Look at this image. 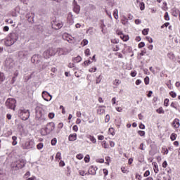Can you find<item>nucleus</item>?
I'll return each instance as SVG.
<instances>
[{
	"mask_svg": "<svg viewBox=\"0 0 180 180\" xmlns=\"http://www.w3.org/2000/svg\"><path fill=\"white\" fill-rule=\"evenodd\" d=\"M56 53H58V56H65L68 53L67 49L65 48H58L56 49Z\"/></svg>",
	"mask_w": 180,
	"mask_h": 180,
	"instance_id": "12",
	"label": "nucleus"
},
{
	"mask_svg": "<svg viewBox=\"0 0 180 180\" xmlns=\"http://www.w3.org/2000/svg\"><path fill=\"white\" fill-rule=\"evenodd\" d=\"M96 171H98V167L96 166H91L88 169V175H96Z\"/></svg>",
	"mask_w": 180,
	"mask_h": 180,
	"instance_id": "11",
	"label": "nucleus"
},
{
	"mask_svg": "<svg viewBox=\"0 0 180 180\" xmlns=\"http://www.w3.org/2000/svg\"><path fill=\"white\" fill-rule=\"evenodd\" d=\"M47 50L49 53V55H51V57H53L56 56V54H57V50L56 49V48H49Z\"/></svg>",
	"mask_w": 180,
	"mask_h": 180,
	"instance_id": "18",
	"label": "nucleus"
},
{
	"mask_svg": "<svg viewBox=\"0 0 180 180\" xmlns=\"http://www.w3.org/2000/svg\"><path fill=\"white\" fill-rule=\"evenodd\" d=\"M89 160H90L89 155H86L84 157V162H85L86 163H88V162H89Z\"/></svg>",
	"mask_w": 180,
	"mask_h": 180,
	"instance_id": "49",
	"label": "nucleus"
},
{
	"mask_svg": "<svg viewBox=\"0 0 180 180\" xmlns=\"http://www.w3.org/2000/svg\"><path fill=\"white\" fill-rule=\"evenodd\" d=\"M156 112L157 113H159V115H164V113H165V111H164L162 107H160L158 109H157Z\"/></svg>",
	"mask_w": 180,
	"mask_h": 180,
	"instance_id": "25",
	"label": "nucleus"
},
{
	"mask_svg": "<svg viewBox=\"0 0 180 180\" xmlns=\"http://www.w3.org/2000/svg\"><path fill=\"white\" fill-rule=\"evenodd\" d=\"M82 60V58H81V56H79L73 58V63H81Z\"/></svg>",
	"mask_w": 180,
	"mask_h": 180,
	"instance_id": "23",
	"label": "nucleus"
},
{
	"mask_svg": "<svg viewBox=\"0 0 180 180\" xmlns=\"http://www.w3.org/2000/svg\"><path fill=\"white\" fill-rule=\"evenodd\" d=\"M26 165V160L20 159L11 163V169L13 171H19L22 168H25Z\"/></svg>",
	"mask_w": 180,
	"mask_h": 180,
	"instance_id": "2",
	"label": "nucleus"
},
{
	"mask_svg": "<svg viewBox=\"0 0 180 180\" xmlns=\"http://www.w3.org/2000/svg\"><path fill=\"white\" fill-rule=\"evenodd\" d=\"M5 75L3 72H0V84L5 81Z\"/></svg>",
	"mask_w": 180,
	"mask_h": 180,
	"instance_id": "27",
	"label": "nucleus"
},
{
	"mask_svg": "<svg viewBox=\"0 0 180 180\" xmlns=\"http://www.w3.org/2000/svg\"><path fill=\"white\" fill-rule=\"evenodd\" d=\"M167 57H169L170 60H174V53H168Z\"/></svg>",
	"mask_w": 180,
	"mask_h": 180,
	"instance_id": "63",
	"label": "nucleus"
},
{
	"mask_svg": "<svg viewBox=\"0 0 180 180\" xmlns=\"http://www.w3.org/2000/svg\"><path fill=\"white\" fill-rule=\"evenodd\" d=\"M146 39L149 43H153V38L150 37H146Z\"/></svg>",
	"mask_w": 180,
	"mask_h": 180,
	"instance_id": "62",
	"label": "nucleus"
},
{
	"mask_svg": "<svg viewBox=\"0 0 180 180\" xmlns=\"http://www.w3.org/2000/svg\"><path fill=\"white\" fill-rule=\"evenodd\" d=\"M176 137H177V135L175 133H172L170 135V139L172 140V141H175V140H176Z\"/></svg>",
	"mask_w": 180,
	"mask_h": 180,
	"instance_id": "28",
	"label": "nucleus"
},
{
	"mask_svg": "<svg viewBox=\"0 0 180 180\" xmlns=\"http://www.w3.org/2000/svg\"><path fill=\"white\" fill-rule=\"evenodd\" d=\"M86 33H89V34H91V35L94 34V31H92V27H89V28L86 30Z\"/></svg>",
	"mask_w": 180,
	"mask_h": 180,
	"instance_id": "55",
	"label": "nucleus"
},
{
	"mask_svg": "<svg viewBox=\"0 0 180 180\" xmlns=\"http://www.w3.org/2000/svg\"><path fill=\"white\" fill-rule=\"evenodd\" d=\"M169 95L172 98H176V93L175 91H170Z\"/></svg>",
	"mask_w": 180,
	"mask_h": 180,
	"instance_id": "50",
	"label": "nucleus"
},
{
	"mask_svg": "<svg viewBox=\"0 0 180 180\" xmlns=\"http://www.w3.org/2000/svg\"><path fill=\"white\" fill-rule=\"evenodd\" d=\"M139 8H140L141 11H144V9H146V4H144V2L140 3Z\"/></svg>",
	"mask_w": 180,
	"mask_h": 180,
	"instance_id": "32",
	"label": "nucleus"
},
{
	"mask_svg": "<svg viewBox=\"0 0 180 180\" xmlns=\"http://www.w3.org/2000/svg\"><path fill=\"white\" fill-rule=\"evenodd\" d=\"M146 46V44L143 41H141L139 44L138 47L139 49H143Z\"/></svg>",
	"mask_w": 180,
	"mask_h": 180,
	"instance_id": "48",
	"label": "nucleus"
},
{
	"mask_svg": "<svg viewBox=\"0 0 180 180\" xmlns=\"http://www.w3.org/2000/svg\"><path fill=\"white\" fill-rule=\"evenodd\" d=\"M20 146L22 150H34L36 148V143H34V141L29 140V141H23L20 142Z\"/></svg>",
	"mask_w": 180,
	"mask_h": 180,
	"instance_id": "3",
	"label": "nucleus"
},
{
	"mask_svg": "<svg viewBox=\"0 0 180 180\" xmlns=\"http://www.w3.org/2000/svg\"><path fill=\"white\" fill-rule=\"evenodd\" d=\"M56 160H61V153L58 152L56 155Z\"/></svg>",
	"mask_w": 180,
	"mask_h": 180,
	"instance_id": "46",
	"label": "nucleus"
},
{
	"mask_svg": "<svg viewBox=\"0 0 180 180\" xmlns=\"http://www.w3.org/2000/svg\"><path fill=\"white\" fill-rule=\"evenodd\" d=\"M149 30H150L148 28L143 29L142 30V34H143V36H147V34H148Z\"/></svg>",
	"mask_w": 180,
	"mask_h": 180,
	"instance_id": "33",
	"label": "nucleus"
},
{
	"mask_svg": "<svg viewBox=\"0 0 180 180\" xmlns=\"http://www.w3.org/2000/svg\"><path fill=\"white\" fill-rule=\"evenodd\" d=\"M19 39V34L16 32H11L8 34L7 37L4 39V44L6 47H11V46H13V44L15 41H18Z\"/></svg>",
	"mask_w": 180,
	"mask_h": 180,
	"instance_id": "1",
	"label": "nucleus"
},
{
	"mask_svg": "<svg viewBox=\"0 0 180 180\" xmlns=\"http://www.w3.org/2000/svg\"><path fill=\"white\" fill-rule=\"evenodd\" d=\"M87 139H90L93 144L96 143V139H95V136L92 135H87Z\"/></svg>",
	"mask_w": 180,
	"mask_h": 180,
	"instance_id": "22",
	"label": "nucleus"
},
{
	"mask_svg": "<svg viewBox=\"0 0 180 180\" xmlns=\"http://www.w3.org/2000/svg\"><path fill=\"white\" fill-rule=\"evenodd\" d=\"M138 134H139V136H141V137H144V136H146V131H139Z\"/></svg>",
	"mask_w": 180,
	"mask_h": 180,
	"instance_id": "43",
	"label": "nucleus"
},
{
	"mask_svg": "<svg viewBox=\"0 0 180 180\" xmlns=\"http://www.w3.org/2000/svg\"><path fill=\"white\" fill-rule=\"evenodd\" d=\"M102 147H103V148H108V143H106V141H103L102 143H101Z\"/></svg>",
	"mask_w": 180,
	"mask_h": 180,
	"instance_id": "42",
	"label": "nucleus"
},
{
	"mask_svg": "<svg viewBox=\"0 0 180 180\" xmlns=\"http://www.w3.org/2000/svg\"><path fill=\"white\" fill-rule=\"evenodd\" d=\"M172 16H174V18H178L179 15V18H180V10L178 8H173L172 10Z\"/></svg>",
	"mask_w": 180,
	"mask_h": 180,
	"instance_id": "16",
	"label": "nucleus"
},
{
	"mask_svg": "<svg viewBox=\"0 0 180 180\" xmlns=\"http://www.w3.org/2000/svg\"><path fill=\"white\" fill-rule=\"evenodd\" d=\"M25 18L27 20V21L29 22V23H31L32 25V23H34V13H27L25 15Z\"/></svg>",
	"mask_w": 180,
	"mask_h": 180,
	"instance_id": "10",
	"label": "nucleus"
},
{
	"mask_svg": "<svg viewBox=\"0 0 180 180\" xmlns=\"http://www.w3.org/2000/svg\"><path fill=\"white\" fill-rule=\"evenodd\" d=\"M5 105L8 109L15 110V108H16V100L15 98H8Z\"/></svg>",
	"mask_w": 180,
	"mask_h": 180,
	"instance_id": "6",
	"label": "nucleus"
},
{
	"mask_svg": "<svg viewBox=\"0 0 180 180\" xmlns=\"http://www.w3.org/2000/svg\"><path fill=\"white\" fill-rule=\"evenodd\" d=\"M105 161H106L105 164H107V165H109V162H110V157L109 156L105 157Z\"/></svg>",
	"mask_w": 180,
	"mask_h": 180,
	"instance_id": "60",
	"label": "nucleus"
},
{
	"mask_svg": "<svg viewBox=\"0 0 180 180\" xmlns=\"http://www.w3.org/2000/svg\"><path fill=\"white\" fill-rule=\"evenodd\" d=\"M42 98L44 101H46V102H50V101L53 99V96H51V94H50V93H49L48 91H42Z\"/></svg>",
	"mask_w": 180,
	"mask_h": 180,
	"instance_id": "9",
	"label": "nucleus"
},
{
	"mask_svg": "<svg viewBox=\"0 0 180 180\" xmlns=\"http://www.w3.org/2000/svg\"><path fill=\"white\" fill-rule=\"evenodd\" d=\"M162 150L163 151V154L164 155L168 154V153H169V150H168V148H162Z\"/></svg>",
	"mask_w": 180,
	"mask_h": 180,
	"instance_id": "41",
	"label": "nucleus"
},
{
	"mask_svg": "<svg viewBox=\"0 0 180 180\" xmlns=\"http://www.w3.org/2000/svg\"><path fill=\"white\" fill-rule=\"evenodd\" d=\"M4 65L8 70H13V68L15 67V63L13 62V60H12V58H7L5 60Z\"/></svg>",
	"mask_w": 180,
	"mask_h": 180,
	"instance_id": "8",
	"label": "nucleus"
},
{
	"mask_svg": "<svg viewBox=\"0 0 180 180\" xmlns=\"http://www.w3.org/2000/svg\"><path fill=\"white\" fill-rule=\"evenodd\" d=\"M27 54H29V53L26 51H21L18 52V57L19 58H26Z\"/></svg>",
	"mask_w": 180,
	"mask_h": 180,
	"instance_id": "17",
	"label": "nucleus"
},
{
	"mask_svg": "<svg viewBox=\"0 0 180 180\" xmlns=\"http://www.w3.org/2000/svg\"><path fill=\"white\" fill-rule=\"evenodd\" d=\"M63 22H57L56 21L52 24V27L53 29H55V30H58L63 27Z\"/></svg>",
	"mask_w": 180,
	"mask_h": 180,
	"instance_id": "13",
	"label": "nucleus"
},
{
	"mask_svg": "<svg viewBox=\"0 0 180 180\" xmlns=\"http://www.w3.org/2000/svg\"><path fill=\"white\" fill-rule=\"evenodd\" d=\"M150 175V170H146L144 174H143V176L146 178L147 176H149Z\"/></svg>",
	"mask_w": 180,
	"mask_h": 180,
	"instance_id": "59",
	"label": "nucleus"
},
{
	"mask_svg": "<svg viewBox=\"0 0 180 180\" xmlns=\"http://www.w3.org/2000/svg\"><path fill=\"white\" fill-rule=\"evenodd\" d=\"M36 110V120H38L39 123L41 124V123H44L46 122V117H44V115H43V108L40 107H37L35 108Z\"/></svg>",
	"mask_w": 180,
	"mask_h": 180,
	"instance_id": "4",
	"label": "nucleus"
},
{
	"mask_svg": "<svg viewBox=\"0 0 180 180\" xmlns=\"http://www.w3.org/2000/svg\"><path fill=\"white\" fill-rule=\"evenodd\" d=\"M121 39H122V40L124 41H127V40H129V36H126L124 34H122V36L120 37Z\"/></svg>",
	"mask_w": 180,
	"mask_h": 180,
	"instance_id": "38",
	"label": "nucleus"
},
{
	"mask_svg": "<svg viewBox=\"0 0 180 180\" xmlns=\"http://www.w3.org/2000/svg\"><path fill=\"white\" fill-rule=\"evenodd\" d=\"M130 75H131V77L134 78V77H136V75H137V71H136V70L131 71L130 73Z\"/></svg>",
	"mask_w": 180,
	"mask_h": 180,
	"instance_id": "51",
	"label": "nucleus"
},
{
	"mask_svg": "<svg viewBox=\"0 0 180 180\" xmlns=\"http://www.w3.org/2000/svg\"><path fill=\"white\" fill-rule=\"evenodd\" d=\"M76 158H77V160H82V158H84V155L81 153L77 154L76 156Z\"/></svg>",
	"mask_w": 180,
	"mask_h": 180,
	"instance_id": "52",
	"label": "nucleus"
},
{
	"mask_svg": "<svg viewBox=\"0 0 180 180\" xmlns=\"http://www.w3.org/2000/svg\"><path fill=\"white\" fill-rule=\"evenodd\" d=\"M84 54L86 56V57H88V56H91V50L89 49H86L84 51Z\"/></svg>",
	"mask_w": 180,
	"mask_h": 180,
	"instance_id": "37",
	"label": "nucleus"
},
{
	"mask_svg": "<svg viewBox=\"0 0 180 180\" xmlns=\"http://www.w3.org/2000/svg\"><path fill=\"white\" fill-rule=\"evenodd\" d=\"M165 20H169V15L168 14V12H166L165 13Z\"/></svg>",
	"mask_w": 180,
	"mask_h": 180,
	"instance_id": "57",
	"label": "nucleus"
},
{
	"mask_svg": "<svg viewBox=\"0 0 180 180\" xmlns=\"http://www.w3.org/2000/svg\"><path fill=\"white\" fill-rule=\"evenodd\" d=\"M144 82L146 85H148V84H150V77H148V76H146L144 78Z\"/></svg>",
	"mask_w": 180,
	"mask_h": 180,
	"instance_id": "35",
	"label": "nucleus"
},
{
	"mask_svg": "<svg viewBox=\"0 0 180 180\" xmlns=\"http://www.w3.org/2000/svg\"><path fill=\"white\" fill-rule=\"evenodd\" d=\"M44 58H50L51 56L50 55V53L49 52L48 49L44 52Z\"/></svg>",
	"mask_w": 180,
	"mask_h": 180,
	"instance_id": "24",
	"label": "nucleus"
},
{
	"mask_svg": "<svg viewBox=\"0 0 180 180\" xmlns=\"http://www.w3.org/2000/svg\"><path fill=\"white\" fill-rule=\"evenodd\" d=\"M69 141H75L77 140V134L74 133L72 134H70L68 136Z\"/></svg>",
	"mask_w": 180,
	"mask_h": 180,
	"instance_id": "19",
	"label": "nucleus"
},
{
	"mask_svg": "<svg viewBox=\"0 0 180 180\" xmlns=\"http://www.w3.org/2000/svg\"><path fill=\"white\" fill-rule=\"evenodd\" d=\"M110 134H111L112 136H115V129L113 128H110L108 130Z\"/></svg>",
	"mask_w": 180,
	"mask_h": 180,
	"instance_id": "45",
	"label": "nucleus"
},
{
	"mask_svg": "<svg viewBox=\"0 0 180 180\" xmlns=\"http://www.w3.org/2000/svg\"><path fill=\"white\" fill-rule=\"evenodd\" d=\"M173 126L175 127V129H178L180 126L179 120V119H174L173 121Z\"/></svg>",
	"mask_w": 180,
	"mask_h": 180,
	"instance_id": "21",
	"label": "nucleus"
},
{
	"mask_svg": "<svg viewBox=\"0 0 180 180\" xmlns=\"http://www.w3.org/2000/svg\"><path fill=\"white\" fill-rule=\"evenodd\" d=\"M100 27H101V29L102 33H104V32H103V30L105 29V27H106V25H105V23H104V22H102L101 25V26H100Z\"/></svg>",
	"mask_w": 180,
	"mask_h": 180,
	"instance_id": "54",
	"label": "nucleus"
},
{
	"mask_svg": "<svg viewBox=\"0 0 180 180\" xmlns=\"http://www.w3.org/2000/svg\"><path fill=\"white\" fill-rule=\"evenodd\" d=\"M18 115L22 120H27L30 117V111L25 108H21L18 110Z\"/></svg>",
	"mask_w": 180,
	"mask_h": 180,
	"instance_id": "5",
	"label": "nucleus"
},
{
	"mask_svg": "<svg viewBox=\"0 0 180 180\" xmlns=\"http://www.w3.org/2000/svg\"><path fill=\"white\" fill-rule=\"evenodd\" d=\"M164 106H165L166 108H168V106H169V99L165 98L164 100Z\"/></svg>",
	"mask_w": 180,
	"mask_h": 180,
	"instance_id": "31",
	"label": "nucleus"
},
{
	"mask_svg": "<svg viewBox=\"0 0 180 180\" xmlns=\"http://www.w3.org/2000/svg\"><path fill=\"white\" fill-rule=\"evenodd\" d=\"M51 146H56V144H57V138H53L51 141Z\"/></svg>",
	"mask_w": 180,
	"mask_h": 180,
	"instance_id": "36",
	"label": "nucleus"
},
{
	"mask_svg": "<svg viewBox=\"0 0 180 180\" xmlns=\"http://www.w3.org/2000/svg\"><path fill=\"white\" fill-rule=\"evenodd\" d=\"M121 82L119 79H115L113 84L115 85L116 86H119L120 85Z\"/></svg>",
	"mask_w": 180,
	"mask_h": 180,
	"instance_id": "44",
	"label": "nucleus"
},
{
	"mask_svg": "<svg viewBox=\"0 0 180 180\" xmlns=\"http://www.w3.org/2000/svg\"><path fill=\"white\" fill-rule=\"evenodd\" d=\"M72 130H73V131H78V126L77 125H74L73 127H72Z\"/></svg>",
	"mask_w": 180,
	"mask_h": 180,
	"instance_id": "64",
	"label": "nucleus"
},
{
	"mask_svg": "<svg viewBox=\"0 0 180 180\" xmlns=\"http://www.w3.org/2000/svg\"><path fill=\"white\" fill-rule=\"evenodd\" d=\"M55 116L56 115L54 114V112H49L48 115V117H49V119H54Z\"/></svg>",
	"mask_w": 180,
	"mask_h": 180,
	"instance_id": "47",
	"label": "nucleus"
},
{
	"mask_svg": "<svg viewBox=\"0 0 180 180\" xmlns=\"http://www.w3.org/2000/svg\"><path fill=\"white\" fill-rule=\"evenodd\" d=\"M122 25H126V23H127V18L126 17H124L122 19Z\"/></svg>",
	"mask_w": 180,
	"mask_h": 180,
	"instance_id": "58",
	"label": "nucleus"
},
{
	"mask_svg": "<svg viewBox=\"0 0 180 180\" xmlns=\"http://www.w3.org/2000/svg\"><path fill=\"white\" fill-rule=\"evenodd\" d=\"M101 81H102V76L99 75L96 78V84H101Z\"/></svg>",
	"mask_w": 180,
	"mask_h": 180,
	"instance_id": "53",
	"label": "nucleus"
},
{
	"mask_svg": "<svg viewBox=\"0 0 180 180\" xmlns=\"http://www.w3.org/2000/svg\"><path fill=\"white\" fill-rule=\"evenodd\" d=\"M96 70H97L96 67H94V68H91L89 70V72H96Z\"/></svg>",
	"mask_w": 180,
	"mask_h": 180,
	"instance_id": "61",
	"label": "nucleus"
},
{
	"mask_svg": "<svg viewBox=\"0 0 180 180\" xmlns=\"http://www.w3.org/2000/svg\"><path fill=\"white\" fill-rule=\"evenodd\" d=\"M97 113H98V115H103V113H105V109L98 108L97 109Z\"/></svg>",
	"mask_w": 180,
	"mask_h": 180,
	"instance_id": "30",
	"label": "nucleus"
},
{
	"mask_svg": "<svg viewBox=\"0 0 180 180\" xmlns=\"http://www.w3.org/2000/svg\"><path fill=\"white\" fill-rule=\"evenodd\" d=\"M31 61L33 63H36V64H37V63H39V55H34L31 58Z\"/></svg>",
	"mask_w": 180,
	"mask_h": 180,
	"instance_id": "20",
	"label": "nucleus"
},
{
	"mask_svg": "<svg viewBox=\"0 0 180 180\" xmlns=\"http://www.w3.org/2000/svg\"><path fill=\"white\" fill-rule=\"evenodd\" d=\"M54 129H56V124L54 122H49L44 129L46 134H50Z\"/></svg>",
	"mask_w": 180,
	"mask_h": 180,
	"instance_id": "7",
	"label": "nucleus"
},
{
	"mask_svg": "<svg viewBox=\"0 0 180 180\" xmlns=\"http://www.w3.org/2000/svg\"><path fill=\"white\" fill-rule=\"evenodd\" d=\"M73 11L75 13L78 14L79 13V11H81V7L79 6V5L77 4V1L75 0H74L73 1Z\"/></svg>",
	"mask_w": 180,
	"mask_h": 180,
	"instance_id": "14",
	"label": "nucleus"
},
{
	"mask_svg": "<svg viewBox=\"0 0 180 180\" xmlns=\"http://www.w3.org/2000/svg\"><path fill=\"white\" fill-rule=\"evenodd\" d=\"M88 43H89V41H88V39H83L82 41V44L83 46V47L86 46L88 44Z\"/></svg>",
	"mask_w": 180,
	"mask_h": 180,
	"instance_id": "39",
	"label": "nucleus"
},
{
	"mask_svg": "<svg viewBox=\"0 0 180 180\" xmlns=\"http://www.w3.org/2000/svg\"><path fill=\"white\" fill-rule=\"evenodd\" d=\"M67 23L68 25H69V26H72V25H74V18H72V13H71L68 14Z\"/></svg>",
	"mask_w": 180,
	"mask_h": 180,
	"instance_id": "15",
	"label": "nucleus"
},
{
	"mask_svg": "<svg viewBox=\"0 0 180 180\" xmlns=\"http://www.w3.org/2000/svg\"><path fill=\"white\" fill-rule=\"evenodd\" d=\"M12 145L13 146H16V144H18V141L16 140H18V137L16 136H12Z\"/></svg>",
	"mask_w": 180,
	"mask_h": 180,
	"instance_id": "26",
	"label": "nucleus"
},
{
	"mask_svg": "<svg viewBox=\"0 0 180 180\" xmlns=\"http://www.w3.org/2000/svg\"><path fill=\"white\" fill-rule=\"evenodd\" d=\"M44 146V145L43 144V143H39L37 145V148L38 150H41V148H43Z\"/></svg>",
	"mask_w": 180,
	"mask_h": 180,
	"instance_id": "40",
	"label": "nucleus"
},
{
	"mask_svg": "<svg viewBox=\"0 0 180 180\" xmlns=\"http://www.w3.org/2000/svg\"><path fill=\"white\" fill-rule=\"evenodd\" d=\"M153 169H154L155 174H158L160 169H158V165L157 163L154 164Z\"/></svg>",
	"mask_w": 180,
	"mask_h": 180,
	"instance_id": "29",
	"label": "nucleus"
},
{
	"mask_svg": "<svg viewBox=\"0 0 180 180\" xmlns=\"http://www.w3.org/2000/svg\"><path fill=\"white\" fill-rule=\"evenodd\" d=\"M79 174L82 176H85V175H88V172H85V171H84V170H79Z\"/></svg>",
	"mask_w": 180,
	"mask_h": 180,
	"instance_id": "34",
	"label": "nucleus"
},
{
	"mask_svg": "<svg viewBox=\"0 0 180 180\" xmlns=\"http://www.w3.org/2000/svg\"><path fill=\"white\" fill-rule=\"evenodd\" d=\"M63 127H64V124L63 122L58 124V129H59V130H61Z\"/></svg>",
	"mask_w": 180,
	"mask_h": 180,
	"instance_id": "56",
	"label": "nucleus"
}]
</instances>
